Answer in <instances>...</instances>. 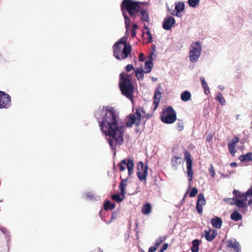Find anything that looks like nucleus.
I'll use <instances>...</instances> for the list:
<instances>
[{
    "instance_id": "39",
    "label": "nucleus",
    "mask_w": 252,
    "mask_h": 252,
    "mask_svg": "<svg viewBox=\"0 0 252 252\" xmlns=\"http://www.w3.org/2000/svg\"><path fill=\"white\" fill-rule=\"evenodd\" d=\"M197 192H198L197 189L196 188L194 187L191 189V190L189 193V196L190 197H194L197 194Z\"/></svg>"
},
{
    "instance_id": "9",
    "label": "nucleus",
    "mask_w": 252,
    "mask_h": 252,
    "mask_svg": "<svg viewBox=\"0 0 252 252\" xmlns=\"http://www.w3.org/2000/svg\"><path fill=\"white\" fill-rule=\"evenodd\" d=\"M184 159L187 163V176L189 182H191L193 179V172L192 170V160L190 153L186 151L184 152Z\"/></svg>"
},
{
    "instance_id": "4",
    "label": "nucleus",
    "mask_w": 252,
    "mask_h": 252,
    "mask_svg": "<svg viewBox=\"0 0 252 252\" xmlns=\"http://www.w3.org/2000/svg\"><path fill=\"white\" fill-rule=\"evenodd\" d=\"M132 50L130 45L125 46H118L114 44L113 46V52L114 56L118 60H124L129 57Z\"/></svg>"
},
{
    "instance_id": "37",
    "label": "nucleus",
    "mask_w": 252,
    "mask_h": 252,
    "mask_svg": "<svg viewBox=\"0 0 252 252\" xmlns=\"http://www.w3.org/2000/svg\"><path fill=\"white\" fill-rule=\"evenodd\" d=\"M177 129L179 131H182L184 129V123L182 120H178L176 124Z\"/></svg>"
},
{
    "instance_id": "8",
    "label": "nucleus",
    "mask_w": 252,
    "mask_h": 252,
    "mask_svg": "<svg viewBox=\"0 0 252 252\" xmlns=\"http://www.w3.org/2000/svg\"><path fill=\"white\" fill-rule=\"evenodd\" d=\"M134 161L132 159H123L118 164V167L120 168V171H124L126 167L128 170V176L130 177L133 172L134 168Z\"/></svg>"
},
{
    "instance_id": "28",
    "label": "nucleus",
    "mask_w": 252,
    "mask_h": 252,
    "mask_svg": "<svg viewBox=\"0 0 252 252\" xmlns=\"http://www.w3.org/2000/svg\"><path fill=\"white\" fill-rule=\"evenodd\" d=\"M153 66V62L151 60L147 61L145 62V73H150L151 71L152 68Z\"/></svg>"
},
{
    "instance_id": "29",
    "label": "nucleus",
    "mask_w": 252,
    "mask_h": 252,
    "mask_svg": "<svg viewBox=\"0 0 252 252\" xmlns=\"http://www.w3.org/2000/svg\"><path fill=\"white\" fill-rule=\"evenodd\" d=\"M200 80L201 82L202 86L204 88V93L206 94H208L210 93V92L207 83L206 82L205 79L204 77H201Z\"/></svg>"
},
{
    "instance_id": "14",
    "label": "nucleus",
    "mask_w": 252,
    "mask_h": 252,
    "mask_svg": "<svg viewBox=\"0 0 252 252\" xmlns=\"http://www.w3.org/2000/svg\"><path fill=\"white\" fill-rule=\"evenodd\" d=\"M239 142V138L237 136H234L228 144V151L230 154L233 156L236 152L235 147Z\"/></svg>"
},
{
    "instance_id": "5",
    "label": "nucleus",
    "mask_w": 252,
    "mask_h": 252,
    "mask_svg": "<svg viewBox=\"0 0 252 252\" xmlns=\"http://www.w3.org/2000/svg\"><path fill=\"white\" fill-rule=\"evenodd\" d=\"M177 119L176 113L171 106H168L162 111L161 121L167 124L174 123Z\"/></svg>"
},
{
    "instance_id": "6",
    "label": "nucleus",
    "mask_w": 252,
    "mask_h": 252,
    "mask_svg": "<svg viewBox=\"0 0 252 252\" xmlns=\"http://www.w3.org/2000/svg\"><path fill=\"white\" fill-rule=\"evenodd\" d=\"M143 107H140L136 109L135 112L133 114H130L127 121L126 123V126L128 127H131L133 125L136 127H138L141 124V118L142 116L141 112H143Z\"/></svg>"
},
{
    "instance_id": "47",
    "label": "nucleus",
    "mask_w": 252,
    "mask_h": 252,
    "mask_svg": "<svg viewBox=\"0 0 252 252\" xmlns=\"http://www.w3.org/2000/svg\"><path fill=\"white\" fill-rule=\"evenodd\" d=\"M168 244L167 243H164L161 249L164 251L168 248Z\"/></svg>"
},
{
    "instance_id": "7",
    "label": "nucleus",
    "mask_w": 252,
    "mask_h": 252,
    "mask_svg": "<svg viewBox=\"0 0 252 252\" xmlns=\"http://www.w3.org/2000/svg\"><path fill=\"white\" fill-rule=\"evenodd\" d=\"M201 47L198 42L193 43L189 51V59L191 62H196L199 59L201 53Z\"/></svg>"
},
{
    "instance_id": "43",
    "label": "nucleus",
    "mask_w": 252,
    "mask_h": 252,
    "mask_svg": "<svg viewBox=\"0 0 252 252\" xmlns=\"http://www.w3.org/2000/svg\"><path fill=\"white\" fill-rule=\"evenodd\" d=\"M126 70L127 71V72H129L131 70H132V69H134V67L133 66V65L132 64H127L126 66Z\"/></svg>"
},
{
    "instance_id": "24",
    "label": "nucleus",
    "mask_w": 252,
    "mask_h": 252,
    "mask_svg": "<svg viewBox=\"0 0 252 252\" xmlns=\"http://www.w3.org/2000/svg\"><path fill=\"white\" fill-rule=\"evenodd\" d=\"M200 241L198 239L193 240L192 241V246L190 248L192 252H198Z\"/></svg>"
},
{
    "instance_id": "53",
    "label": "nucleus",
    "mask_w": 252,
    "mask_h": 252,
    "mask_svg": "<svg viewBox=\"0 0 252 252\" xmlns=\"http://www.w3.org/2000/svg\"><path fill=\"white\" fill-rule=\"evenodd\" d=\"M148 252H150L148 251Z\"/></svg>"
},
{
    "instance_id": "26",
    "label": "nucleus",
    "mask_w": 252,
    "mask_h": 252,
    "mask_svg": "<svg viewBox=\"0 0 252 252\" xmlns=\"http://www.w3.org/2000/svg\"><path fill=\"white\" fill-rule=\"evenodd\" d=\"M115 206L116 204L115 203H112L110 201L107 200L104 203L103 208L105 211L112 210Z\"/></svg>"
},
{
    "instance_id": "11",
    "label": "nucleus",
    "mask_w": 252,
    "mask_h": 252,
    "mask_svg": "<svg viewBox=\"0 0 252 252\" xmlns=\"http://www.w3.org/2000/svg\"><path fill=\"white\" fill-rule=\"evenodd\" d=\"M11 104V96L4 92L0 91V109L8 108Z\"/></svg>"
},
{
    "instance_id": "25",
    "label": "nucleus",
    "mask_w": 252,
    "mask_h": 252,
    "mask_svg": "<svg viewBox=\"0 0 252 252\" xmlns=\"http://www.w3.org/2000/svg\"><path fill=\"white\" fill-rule=\"evenodd\" d=\"M135 70V76L138 80H142L144 78V73L145 71L142 69L137 68Z\"/></svg>"
},
{
    "instance_id": "30",
    "label": "nucleus",
    "mask_w": 252,
    "mask_h": 252,
    "mask_svg": "<svg viewBox=\"0 0 252 252\" xmlns=\"http://www.w3.org/2000/svg\"><path fill=\"white\" fill-rule=\"evenodd\" d=\"M230 218L234 221H238L242 219V215L237 211H234L230 215Z\"/></svg>"
},
{
    "instance_id": "46",
    "label": "nucleus",
    "mask_w": 252,
    "mask_h": 252,
    "mask_svg": "<svg viewBox=\"0 0 252 252\" xmlns=\"http://www.w3.org/2000/svg\"><path fill=\"white\" fill-rule=\"evenodd\" d=\"M157 250V247L153 246V247H151L149 249V251L150 252H155Z\"/></svg>"
},
{
    "instance_id": "15",
    "label": "nucleus",
    "mask_w": 252,
    "mask_h": 252,
    "mask_svg": "<svg viewBox=\"0 0 252 252\" xmlns=\"http://www.w3.org/2000/svg\"><path fill=\"white\" fill-rule=\"evenodd\" d=\"M206 204V200L203 194L200 193L198 195L196 202V209L199 214L203 212V206Z\"/></svg>"
},
{
    "instance_id": "18",
    "label": "nucleus",
    "mask_w": 252,
    "mask_h": 252,
    "mask_svg": "<svg viewBox=\"0 0 252 252\" xmlns=\"http://www.w3.org/2000/svg\"><path fill=\"white\" fill-rule=\"evenodd\" d=\"M128 177L126 178V179L122 178V176L120 177V178L121 179V181L119 183V189L121 190V196H125L126 194V188L127 185V182L128 179Z\"/></svg>"
},
{
    "instance_id": "49",
    "label": "nucleus",
    "mask_w": 252,
    "mask_h": 252,
    "mask_svg": "<svg viewBox=\"0 0 252 252\" xmlns=\"http://www.w3.org/2000/svg\"><path fill=\"white\" fill-rule=\"evenodd\" d=\"M136 34V31L131 30V34L132 37H135Z\"/></svg>"
},
{
    "instance_id": "16",
    "label": "nucleus",
    "mask_w": 252,
    "mask_h": 252,
    "mask_svg": "<svg viewBox=\"0 0 252 252\" xmlns=\"http://www.w3.org/2000/svg\"><path fill=\"white\" fill-rule=\"evenodd\" d=\"M175 24V20L173 17H167L163 20L162 27L165 30H170Z\"/></svg>"
},
{
    "instance_id": "50",
    "label": "nucleus",
    "mask_w": 252,
    "mask_h": 252,
    "mask_svg": "<svg viewBox=\"0 0 252 252\" xmlns=\"http://www.w3.org/2000/svg\"><path fill=\"white\" fill-rule=\"evenodd\" d=\"M138 29V25L136 24H134L132 25V30L136 31Z\"/></svg>"
},
{
    "instance_id": "19",
    "label": "nucleus",
    "mask_w": 252,
    "mask_h": 252,
    "mask_svg": "<svg viewBox=\"0 0 252 252\" xmlns=\"http://www.w3.org/2000/svg\"><path fill=\"white\" fill-rule=\"evenodd\" d=\"M205 238L208 241H212L217 236V232L215 230H212L211 228L208 230L205 231Z\"/></svg>"
},
{
    "instance_id": "17",
    "label": "nucleus",
    "mask_w": 252,
    "mask_h": 252,
    "mask_svg": "<svg viewBox=\"0 0 252 252\" xmlns=\"http://www.w3.org/2000/svg\"><path fill=\"white\" fill-rule=\"evenodd\" d=\"M161 98V93L158 89H157L155 91L154 96V108L153 110L155 111L158 107V104Z\"/></svg>"
},
{
    "instance_id": "45",
    "label": "nucleus",
    "mask_w": 252,
    "mask_h": 252,
    "mask_svg": "<svg viewBox=\"0 0 252 252\" xmlns=\"http://www.w3.org/2000/svg\"><path fill=\"white\" fill-rule=\"evenodd\" d=\"M0 231H1V232L3 234H6L7 232V230L6 228L3 227H0Z\"/></svg>"
},
{
    "instance_id": "35",
    "label": "nucleus",
    "mask_w": 252,
    "mask_h": 252,
    "mask_svg": "<svg viewBox=\"0 0 252 252\" xmlns=\"http://www.w3.org/2000/svg\"><path fill=\"white\" fill-rule=\"evenodd\" d=\"M200 2V0H188L189 5L192 7H195Z\"/></svg>"
},
{
    "instance_id": "38",
    "label": "nucleus",
    "mask_w": 252,
    "mask_h": 252,
    "mask_svg": "<svg viewBox=\"0 0 252 252\" xmlns=\"http://www.w3.org/2000/svg\"><path fill=\"white\" fill-rule=\"evenodd\" d=\"M144 29L146 30V33L148 35V42L150 43L152 42V36L151 34L150 33L149 29L145 25Z\"/></svg>"
},
{
    "instance_id": "2",
    "label": "nucleus",
    "mask_w": 252,
    "mask_h": 252,
    "mask_svg": "<svg viewBox=\"0 0 252 252\" xmlns=\"http://www.w3.org/2000/svg\"><path fill=\"white\" fill-rule=\"evenodd\" d=\"M138 3L133 0H123L121 4V8L125 19V27L127 32L130 25V20L126 14L127 12L133 19L136 17V11L138 9Z\"/></svg>"
},
{
    "instance_id": "44",
    "label": "nucleus",
    "mask_w": 252,
    "mask_h": 252,
    "mask_svg": "<svg viewBox=\"0 0 252 252\" xmlns=\"http://www.w3.org/2000/svg\"><path fill=\"white\" fill-rule=\"evenodd\" d=\"M139 60L140 61L143 62L145 60L144 54L143 53H140L139 55Z\"/></svg>"
},
{
    "instance_id": "51",
    "label": "nucleus",
    "mask_w": 252,
    "mask_h": 252,
    "mask_svg": "<svg viewBox=\"0 0 252 252\" xmlns=\"http://www.w3.org/2000/svg\"><path fill=\"white\" fill-rule=\"evenodd\" d=\"M237 163L235 162H231L230 163V166H232V167H233V166H237Z\"/></svg>"
},
{
    "instance_id": "27",
    "label": "nucleus",
    "mask_w": 252,
    "mask_h": 252,
    "mask_svg": "<svg viewBox=\"0 0 252 252\" xmlns=\"http://www.w3.org/2000/svg\"><path fill=\"white\" fill-rule=\"evenodd\" d=\"M181 98L182 101L186 102L191 98V94L188 91L183 92L181 95Z\"/></svg>"
},
{
    "instance_id": "31",
    "label": "nucleus",
    "mask_w": 252,
    "mask_h": 252,
    "mask_svg": "<svg viewBox=\"0 0 252 252\" xmlns=\"http://www.w3.org/2000/svg\"><path fill=\"white\" fill-rule=\"evenodd\" d=\"M182 161V158L180 157L175 156L171 159V164L173 166H177L180 164Z\"/></svg>"
},
{
    "instance_id": "40",
    "label": "nucleus",
    "mask_w": 252,
    "mask_h": 252,
    "mask_svg": "<svg viewBox=\"0 0 252 252\" xmlns=\"http://www.w3.org/2000/svg\"><path fill=\"white\" fill-rule=\"evenodd\" d=\"M117 217H118L117 212H113L112 213L111 218L110 220L108 222H107L106 223L107 224L111 223V222H112L113 220H116L117 218Z\"/></svg>"
},
{
    "instance_id": "22",
    "label": "nucleus",
    "mask_w": 252,
    "mask_h": 252,
    "mask_svg": "<svg viewBox=\"0 0 252 252\" xmlns=\"http://www.w3.org/2000/svg\"><path fill=\"white\" fill-rule=\"evenodd\" d=\"M185 9V4L183 2L179 1L176 3L175 9L176 11V16H178V13L183 11Z\"/></svg>"
},
{
    "instance_id": "42",
    "label": "nucleus",
    "mask_w": 252,
    "mask_h": 252,
    "mask_svg": "<svg viewBox=\"0 0 252 252\" xmlns=\"http://www.w3.org/2000/svg\"><path fill=\"white\" fill-rule=\"evenodd\" d=\"M162 242L163 240L161 239V238H159L158 240H156L155 247H156L157 249Z\"/></svg>"
},
{
    "instance_id": "1",
    "label": "nucleus",
    "mask_w": 252,
    "mask_h": 252,
    "mask_svg": "<svg viewBox=\"0 0 252 252\" xmlns=\"http://www.w3.org/2000/svg\"><path fill=\"white\" fill-rule=\"evenodd\" d=\"M105 114L102 120H98L100 129L108 136V142L115 152L117 145L124 142V125L119 122V117L115 108L111 106H103Z\"/></svg>"
},
{
    "instance_id": "32",
    "label": "nucleus",
    "mask_w": 252,
    "mask_h": 252,
    "mask_svg": "<svg viewBox=\"0 0 252 252\" xmlns=\"http://www.w3.org/2000/svg\"><path fill=\"white\" fill-rule=\"evenodd\" d=\"M125 197V196H121L119 194H114L111 196V198L115 201L119 203L124 199Z\"/></svg>"
},
{
    "instance_id": "33",
    "label": "nucleus",
    "mask_w": 252,
    "mask_h": 252,
    "mask_svg": "<svg viewBox=\"0 0 252 252\" xmlns=\"http://www.w3.org/2000/svg\"><path fill=\"white\" fill-rule=\"evenodd\" d=\"M216 99L219 101V102L222 105L225 104V100L222 94L219 92L217 94V96L216 97Z\"/></svg>"
},
{
    "instance_id": "3",
    "label": "nucleus",
    "mask_w": 252,
    "mask_h": 252,
    "mask_svg": "<svg viewBox=\"0 0 252 252\" xmlns=\"http://www.w3.org/2000/svg\"><path fill=\"white\" fill-rule=\"evenodd\" d=\"M119 87L124 95L131 100L133 99L134 86L130 75L120 74Z\"/></svg>"
},
{
    "instance_id": "10",
    "label": "nucleus",
    "mask_w": 252,
    "mask_h": 252,
    "mask_svg": "<svg viewBox=\"0 0 252 252\" xmlns=\"http://www.w3.org/2000/svg\"><path fill=\"white\" fill-rule=\"evenodd\" d=\"M148 165H144L142 161H139L137 165V175L139 180L141 181H145L148 175Z\"/></svg>"
},
{
    "instance_id": "48",
    "label": "nucleus",
    "mask_w": 252,
    "mask_h": 252,
    "mask_svg": "<svg viewBox=\"0 0 252 252\" xmlns=\"http://www.w3.org/2000/svg\"><path fill=\"white\" fill-rule=\"evenodd\" d=\"M212 140V135L210 134L208 135L206 137V141L208 142H210Z\"/></svg>"
},
{
    "instance_id": "20",
    "label": "nucleus",
    "mask_w": 252,
    "mask_h": 252,
    "mask_svg": "<svg viewBox=\"0 0 252 252\" xmlns=\"http://www.w3.org/2000/svg\"><path fill=\"white\" fill-rule=\"evenodd\" d=\"M211 222L213 227L220 229L221 227L222 221L220 218L215 217L211 219Z\"/></svg>"
},
{
    "instance_id": "36",
    "label": "nucleus",
    "mask_w": 252,
    "mask_h": 252,
    "mask_svg": "<svg viewBox=\"0 0 252 252\" xmlns=\"http://www.w3.org/2000/svg\"><path fill=\"white\" fill-rule=\"evenodd\" d=\"M143 112H141L142 118L148 120L152 117V114L150 113H146V111L143 108Z\"/></svg>"
},
{
    "instance_id": "41",
    "label": "nucleus",
    "mask_w": 252,
    "mask_h": 252,
    "mask_svg": "<svg viewBox=\"0 0 252 252\" xmlns=\"http://www.w3.org/2000/svg\"><path fill=\"white\" fill-rule=\"evenodd\" d=\"M209 171L210 172L211 176L213 178H214L215 177L216 173L214 167L212 165H211L210 168H209Z\"/></svg>"
},
{
    "instance_id": "12",
    "label": "nucleus",
    "mask_w": 252,
    "mask_h": 252,
    "mask_svg": "<svg viewBox=\"0 0 252 252\" xmlns=\"http://www.w3.org/2000/svg\"><path fill=\"white\" fill-rule=\"evenodd\" d=\"M134 1L138 3L137 5L138 6V9L136 11V15L139 13L141 20L142 21L149 22L150 21V18L148 10L141 7V5L143 4L144 3L139 1L134 0Z\"/></svg>"
},
{
    "instance_id": "34",
    "label": "nucleus",
    "mask_w": 252,
    "mask_h": 252,
    "mask_svg": "<svg viewBox=\"0 0 252 252\" xmlns=\"http://www.w3.org/2000/svg\"><path fill=\"white\" fill-rule=\"evenodd\" d=\"M126 39L125 37H122L120 38L119 41L117 42H116L114 44H117L118 46H125L126 45H130V44L127 43L126 42Z\"/></svg>"
},
{
    "instance_id": "13",
    "label": "nucleus",
    "mask_w": 252,
    "mask_h": 252,
    "mask_svg": "<svg viewBox=\"0 0 252 252\" xmlns=\"http://www.w3.org/2000/svg\"><path fill=\"white\" fill-rule=\"evenodd\" d=\"M226 248L227 250H233L235 252H241V249L240 243L235 239H230L225 242Z\"/></svg>"
},
{
    "instance_id": "23",
    "label": "nucleus",
    "mask_w": 252,
    "mask_h": 252,
    "mask_svg": "<svg viewBox=\"0 0 252 252\" xmlns=\"http://www.w3.org/2000/svg\"><path fill=\"white\" fill-rule=\"evenodd\" d=\"M239 158L243 162L251 161L252 160V153L241 155Z\"/></svg>"
},
{
    "instance_id": "21",
    "label": "nucleus",
    "mask_w": 252,
    "mask_h": 252,
    "mask_svg": "<svg viewBox=\"0 0 252 252\" xmlns=\"http://www.w3.org/2000/svg\"><path fill=\"white\" fill-rule=\"evenodd\" d=\"M152 211V205L150 203H145L142 208L141 212L144 215H149Z\"/></svg>"
},
{
    "instance_id": "52",
    "label": "nucleus",
    "mask_w": 252,
    "mask_h": 252,
    "mask_svg": "<svg viewBox=\"0 0 252 252\" xmlns=\"http://www.w3.org/2000/svg\"><path fill=\"white\" fill-rule=\"evenodd\" d=\"M164 251L162 250L161 249L158 252H163Z\"/></svg>"
}]
</instances>
